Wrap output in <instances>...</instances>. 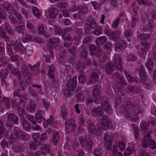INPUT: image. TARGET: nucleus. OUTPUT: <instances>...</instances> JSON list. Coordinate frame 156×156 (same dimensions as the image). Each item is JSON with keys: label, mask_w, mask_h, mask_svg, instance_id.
Masks as SVG:
<instances>
[{"label": "nucleus", "mask_w": 156, "mask_h": 156, "mask_svg": "<svg viewBox=\"0 0 156 156\" xmlns=\"http://www.w3.org/2000/svg\"><path fill=\"white\" fill-rule=\"evenodd\" d=\"M149 124L142 121L140 124V128L143 132L144 138L142 141V146H156V143L154 140L152 139L151 135L153 133L151 129L149 130Z\"/></svg>", "instance_id": "nucleus-1"}, {"label": "nucleus", "mask_w": 156, "mask_h": 156, "mask_svg": "<svg viewBox=\"0 0 156 156\" xmlns=\"http://www.w3.org/2000/svg\"><path fill=\"white\" fill-rule=\"evenodd\" d=\"M101 98L99 89L97 87L93 88L91 97H88L86 99L85 104L88 108L92 107L94 102L96 104H99L101 102Z\"/></svg>", "instance_id": "nucleus-2"}, {"label": "nucleus", "mask_w": 156, "mask_h": 156, "mask_svg": "<svg viewBox=\"0 0 156 156\" xmlns=\"http://www.w3.org/2000/svg\"><path fill=\"white\" fill-rule=\"evenodd\" d=\"M140 102L139 99L134 100L133 102L130 101H127L122 110L123 115L126 117L131 118V114H134V112H133V109L137 107Z\"/></svg>", "instance_id": "nucleus-3"}, {"label": "nucleus", "mask_w": 156, "mask_h": 156, "mask_svg": "<svg viewBox=\"0 0 156 156\" xmlns=\"http://www.w3.org/2000/svg\"><path fill=\"white\" fill-rule=\"evenodd\" d=\"M150 37V35L148 34H144L139 33L137 35V40L139 41H142L141 43V47L140 52L143 54V55L146 54V50L145 48L148 49L150 47V45L148 43V42L146 41Z\"/></svg>", "instance_id": "nucleus-4"}, {"label": "nucleus", "mask_w": 156, "mask_h": 156, "mask_svg": "<svg viewBox=\"0 0 156 156\" xmlns=\"http://www.w3.org/2000/svg\"><path fill=\"white\" fill-rule=\"evenodd\" d=\"M77 84V77L74 76L73 78L69 80L66 85V88L64 92L65 96L66 97L72 94L70 91H73L76 88Z\"/></svg>", "instance_id": "nucleus-5"}, {"label": "nucleus", "mask_w": 156, "mask_h": 156, "mask_svg": "<svg viewBox=\"0 0 156 156\" xmlns=\"http://www.w3.org/2000/svg\"><path fill=\"white\" fill-rule=\"evenodd\" d=\"M19 123V119L18 117L13 113H9L7 114V121L5 124V127L7 129H12L14 124L18 125Z\"/></svg>", "instance_id": "nucleus-6"}, {"label": "nucleus", "mask_w": 156, "mask_h": 156, "mask_svg": "<svg viewBox=\"0 0 156 156\" xmlns=\"http://www.w3.org/2000/svg\"><path fill=\"white\" fill-rule=\"evenodd\" d=\"M85 26V32L87 34L97 27V23L92 16H89L87 19Z\"/></svg>", "instance_id": "nucleus-7"}, {"label": "nucleus", "mask_w": 156, "mask_h": 156, "mask_svg": "<svg viewBox=\"0 0 156 156\" xmlns=\"http://www.w3.org/2000/svg\"><path fill=\"white\" fill-rule=\"evenodd\" d=\"M113 65L115 67L116 69L120 71L123 70L122 65L123 62L122 58L118 54L115 55L113 58Z\"/></svg>", "instance_id": "nucleus-8"}, {"label": "nucleus", "mask_w": 156, "mask_h": 156, "mask_svg": "<svg viewBox=\"0 0 156 156\" xmlns=\"http://www.w3.org/2000/svg\"><path fill=\"white\" fill-rule=\"evenodd\" d=\"M11 44L16 51L21 54H24L26 53V49L20 41L16 40Z\"/></svg>", "instance_id": "nucleus-9"}, {"label": "nucleus", "mask_w": 156, "mask_h": 156, "mask_svg": "<svg viewBox=\"0 0 156 156\" xmlns=\"http://www.w3.org/2000/svg\"><path fill=\"white\" fill-rule=\"evenodd\" d=\"M89 49L91 55L96 56L98 58H99L102 55V51L100 48H96L95 45H90Z\"/></svg>", "instance_id": "nucleus-10"}, {"label": "nucleus", "mask_w": 156, "mask_h": 156, "mask_svg": "<svg viewBox=\"0 0 156 156\" xmlns=\"http://www.w3.org/2000/svg\"><path fill=\"white\" fill-rule=\"evenodd\" d=\"M101 122L98 125V128L101 130L107 129L109 126V121L107 115L103 116L101 119Z\"/></svg>", "instance_id": "nucleus-11"}, {"label": "nucleus", "mask_w": 156, "mask_h": 156, "mask_svg": "<svg viewBox=\"0 0 156 156\" xmlns=\"http://www.w3.org/2000/svg\"><path fill=\"white\" fill-rule=\"evenodd\" d=\"M65 126L67 132L74 131L76 126L75 121L73 119L67 120L65 122Z\"/></svg>", "instance_id": "nucleus-12"}, {"label": "nucleus", "mask_w": 156, "mask_h": 156, "mask_svg": "<svg viewBox=\"0 0 156 156\" xmlns=\"http://www.w3.org/2000/svg\"><path fill=\"white\" fill-rule=\"evenodd\" d=\"M60 39L57 37H52L50 38L48 40V47L51 49L52 48H56L59 45Z\"/></svg>", "instance_id": "nucleus-13"}, {"label": "nucleus", "mask_w": 156, "mask_h": 156, "mask_svg": "<svg viewBox=\"0 0 156 156\" xmlns=\"http://www.w3.org/2000/svg\"><path fill=\"white\" fill-rule=\"evenodd\" d=\"M94 70L95 72H93L91 74L90 78L89 80V83L90 84H92L97 82L99 78V75L98 73H100L99 70L97 68H95L94 69Z\"/></svg>", "instance_id": "nucleus-14"}, {"label": "nucleus", "mask_w": 156, "mask_h": 156, "mask_svg": "<svg viewBox=\"0 0 156 156\" xmlns=\"http://www.w3.org/2000/svg\"><path fill=\"white\" fill-rule=\"evenodd\" d=\"M133 112H134V114H131V119L133 121L135 122L139 119V117H138V113L144 112V110L143 109H141L139 107L137 108L136 107L133 109Z\"/></svg>", "instance_id": "nucleus-15"}, {"label": "nucleus", "mask_w": 156, "mask_h": 156, "mask_svg": "<svg viewBox=\"0 0 156 156\" xmlns=\"http://www.w3.org/2000/svg\"><path fill=\"white\" fill-rule=\"evenodd\" d=\"M89 134L91 136H94L97 135V131L95 128L94 124L91 122L88 123L87 125Z\"/></svg>", "instance_id": "nucleus-16"}, {"label": "nucleus", "mask_w": 156, "mask_h": 156, "mask_svg": "<svg viewBox=\"0 0 156 156\" xmlns=\"http://www.w3.org/2000/svg\"><path fill=\"white\" fill-rule=\"evenodd\" d=\"M139 74L140 79V83H141L142 82L148 79L147 75L146 73L145 68L144 66L142 65L140 66Z\"/></svg>", "instance_id": "nucleus-17"}, {"label": "nucleus", "mask_w": 156, "mask_h": 156, "mask_svg": "<svg viewBox=\"0 0 156 156\" xmlns=\"http://www.w3.org/2000/svg\"><path fill=\"white\" fill-rule=\"evenodd\" d=\"M79 140L81 146H84V145L87 146H92L95 145L94 142L90 139H86L85 141L84 139L82 137H80L79 138Z\"/></svg>", "instance_id": "nucleus-18"}, {"label": "nucleus", "mask_w": 156, "mask_h": 156, "mask_svg": "<svg viewBox=\"0 0 156 156\" xmlns=\"http://www.w3.org/2000/svg\"><path fill=\"white\" fill-rule=\"evenodd\" d=\"M155 25L154 21L153 20H148L147 26L144 25L143 30L145 31H150L151 32L153 31V28Z\"/></svg>", "instance_id": "nucleus-19"}, {"label": "nucleus", "mask_w": 156, "mask_h": 156, "mask_svg": "<svg viewBox=\"0 0 156 156\" xmlns=\"http://www.w3.org/2000/svg\"><path fill=\"white\" fill-rule=\"evenodd\" d=\"M79 51H80V57L81 59H86L88 54V51L87 49L84 45H81L78 49Z\"/></svg>", "instance_id": "nucleus-20"}, {"label": "nucleus", "mask_w": 156, "mask_h": 156, "mask_svg": "<svg viewBox=\"0 0 156 156\" xmlns=\"http://www.w3.org/2000/svg\"><path fill=\"white\" fill-rule=\"evenodd\" d=\"M127 43L124 41H122L120 43L115 44V50L117 52L122 51L126 47Z\"/></svg>", "instance_id": "nucleus-21"}, {"label": "nucleus", "mask_w": 156, "mask_h": 156, "mask_svg": "<svg viewBox=\"0 0 156 156\" xmlns=\"http://www.w3.org/2000/svg\"><path fill=\"white\" fill-rule=\"evenodd\" d=\"M44 112L43 111L38 110L36 113L35 120L39 123H41L43 121L44 122L46 121V119L44 117Z\"/></svg>", "instance_id": "nucleus-22"}, {"label": "nucleus", "mask_w": 156, "mask_h": 156, "mask_svg": "<svg viewBox=\"0 0 156 156\" xmlns=\"http://www.w3.org/2000/svg\"><path fill=\"white\" fill-rule=\"evenodd\" d=\"M92 115L94 116H100L103 115V112L101 108L99 107L98 108H93L91 110Z\"/></svg>", "instance_id": "nucleus-23"}, {"label": "nucleus", "mask_w": 156, "mask_h": 156, "mask_svg": "<svg viewBox=\"0 0 156 156\" xmlns=\"http://www.w3.org/2000/svg\"><path fill=\"white\" fill-rule=\"evenodd\" d=\"M121 34V31L120 29H117L112 32L110 37L114 41H117L120 38Z\"/></svg>", "instance_id": "nucleus-24"}, {"label": "nucleus", "mask_w": 156, "mask_h": 156, "mask_svg": "<svg viewBox=\"0 0 156 156\" xmlns=\"http://www.w3.org/2000/svg\"><path fill=\"white\" fill-rule=\"evenodd\" d=\"M77 10L80 11L82 14L85 15L87 11V8L85 6L79 5L77 7L74 6V8L71 9L70 10L71 12H75Z\"/></svg>", "instance_id": "nucleus-25"}, {"label": "nucleus", "mask_w": 156, "mask_h": 156, "mask_svg": "<svg viewBox=\"0 0 156 156\" xmlns=\"http://www.w3.org/2000/svg\"><path fill=\"white\" fill-rule=\"evenodd\" d=\"M140 87L130 86L127 87L126 91L129 94L133 92L135 93H140L141 89Z\"/></svg>", "instance_id": "nucleus-26"}, {"label": "nucleus", "mask_w": 156, "mask_h": 156, "mask_svg": "<svg viewBox=\"0 0 156 156\" xmlns=\"http://www.w3.org/2000/svg\"><path fill=\"white\" fill-rule=\"evenodd\" d=\"M32 136L34 140L30 143L29 146H35V145L40 146L39 143L40 137L39 134L35 133L33 134Z\"/></svg>", "instance_id": "nucleus-27"}, {"label": "nucleus", "mask_w": 156, "mask_h": 156, "mask_svg": "<svg viewBox=\"0 0 156 156\" xmlns=\"http://www.w3.org/2000/svg\"><path fill=\"white\" fill-rule=\"evenodd\" d=\"M101 109L109 114L112 113V109L110 105L107 101H105L102 102L101 106Z\"/></svg>", "instance_id": "nucleus-28"}, {"label": "nucleus", "mask_w": 156, "mask_h": 156, "mask_svg": "<svg viewBox=\"0 0 156 156\" xmlns=\"http://www.w3.org/2000/svg\"><path fill=\"white\" fill-rule=\"evenodd\" d=\"M59 12V10L57 8L53 7L49 10V14L50 16L52 19H55L57 16Z\"/></svg>", "instance_id": "nucleus-29"}, {"label": "nucleus", "mask_w": 156, "mask_h": 156, "mask_svg": "<svg viewBox=\"0 0 156 156\" xmlns=\"http://www.w3.org/2000/svg\"><path fill=\"white\" fill-rule=\"evenodd\" d=\"M3 7L9 14H11V12L15 9L10 4L7 2H5L2 4Z\"/></svg>", "instance_id": "nucleus-30"}, {"label": "nucleus", "mask_w": 156, "mask_h": 156, "mask_svg": "<svg viewBox=\"0 0 156 156\" xmlns=\"http://www.w3.org/2000/svg\"><path fill=\"white\" fill-rule=\"evenodd\" d=\"M60 138L59 134L57 132H55L53 133L52 137V142L54 146L57 145L58 140Z\"/></svg>", "instance_id": "nucleus-31"}, {"label": "nucleus", "mask_w": 156, "mask_h": 156, "mask_svg": "<svg viewBox=\"0 0 156 156\" xmlns=\"http://www.w3.org/2000/svg\"><path fill=\"white\" fill-rule=\"evenodd\" d=\"M4 27L6 32L9 35H12L14 34V30L9 23H5Z\"/></svg>", "instance_id": "nucleus-32"}, {"label": "nucleus", "mask_w": 156, "mask_h": 156, "mask_svg": "<svg viewBox=\"0 0 156 156\" xmlns=\"http://www.w3.org/2000/svg\"><path fill=\"white\" fill-rule=\"evenodd\" d=\"M21 73L23 74V78H25L26 76L31 75L30 70L26 64H24L22 66L21 70Z\"/></svg>", "instance_id": "nucleus-33"}, {"label": "nucleus", "mask_w": 156, "mask_h": 156, "mask_svg": "<svg viewBox=\"0 0 156 156\" xmlns=\"http://www.w3.org/2000/svg\"><path fill=\"white\" fill-rule=\"evenodd\" d=\"M25 29V25L15 26L14 29L15 32L17 34L23 35L24 34V30Z\"/></svg>", "instance_id": "nucleus-34"}, {"label": "nucleus", "mask_w": 156, "mask_h": 156, "mask_svg": "<svg viewBox=\"0 0 156 156\" xmlns=\"http://www.w3.org/2000/svg\"><path fill=\"white\" fill-rule=\"evenodd\" d=\"M104 138L105 144L106 146H111L112 145V140L111 138L108 135V134H104Z\"/></svg>", "instance_id": "nucleus-35"}, {"label": "nucleus", "mask_w": 156, "mask_h": 156, "mask_svg": "<svg viewBox=\"0 0 156 156\" xmlns=\"http://www.w3.org/2000/svg\"><path fill=\"white\" fill-rule=\"evenodd\" d=\"M115 69L116 68L112 62H109L106 65L105 70L108 74L112 73Z\"/></svg>", "instance_id": "nucleus-36"}, {"label": "nucleus", "mask_w": 156, "mask_h": 156, "mask_svg": "<svg viewBox=\"0 0 156 156\" xmlns=\"http://www.w3.org/2000/svg\"><path fill=\"white\" fill-rule=\"evenodd\" d=\"M140 83L143 86L147 89L151 88L153 86L151 80L148 79Z\"/></svg>", "instance_id": "nucleus-37"}, {"label": "nucleus", "mask_w": 156, "mask_h": 156, "mask_svg": "<svg viewBox=\"0 0 156 156\" xmlns=\"http://www.w3.org/2000/svg\"><path fill=\"white\" fill-rule=\"evenodd\" d=\"M140 83L143 86L147 89L151 88L153 86L151 80L148 79Z\"/></svg>", "instance_id": "nucleus-38"}, {"label": "nucleus", "mask_w": 156, "mask_h": 156, "mask_svg": "<svg viewBox=\"0 0 156 156\" xmlns=\"http://www.w3.org/2000/svg\"><path fill=\"white\" fill-rule=\"evenodd\" d=\"M153 65L154 63L152 61V58H151L149 59L148 61L146 63V66L147 67L150 73H151L153 71Z\"/></svg>", "instance_id": "nucleus-39"}, {"label": "nucleus", "mask_w": 156, "mask_h": 156, "mask_svg": "<svg viewBox=\"0 0 156 156\" xmlns=\"http://www.w3.org/2000/svg\"><path fill=\"white\" fill-rule=\"evenodd\" d=\"M137 59V55L133 53H131L127 57V60L129 62H135Z\"/></svg>", "instance_id": "nucleus-40"}, {"label": "nucleus", "mask_w": 156, "mask_h": 156, "mask_svg": "<svg viewBox=\"0 0 156 156\" xmlns=\"http://www.w3.org/2000/svg\"><path fill=\"white\" fill-rule=\"evenodd\" d=\"M107 40L105 36H101L98 37L96 40V44L99 45L103 44Z\"/></svg>", "instance_id": "nucleus-41"}, {"label": "nucleus", "mask_w": 156, "mask_h": 156, "mask_svg": "<svg viewBox=\"0 0 156 156\" xmlns=\"http://www.w3.org/2000/svg\"><path fill=\"white\" fill-rule=\"evenodd\" d=\"M32 11L34 16L37 18H39L42 14V12L37 7L34 6L32 8Z\"/></svg>", "instance_id": "nucleus-42"}, {"label": "nucleus", "mask_w": 156, "mask_h": 156, "mask_svg": "<svg viewBox=\"0 0 156 156\" xmlns=\"http://www.w3.org/2000/svg\"><path fill=\"white\" fill-rule=\"evenodd\" d=\"M132 128L133 129L135 135V137L136 139H137L138 137V135L140 133V130L137 126L134 124H131Z\"/></svg>", "instance_id": "nucleus-43"}, {"label": "nucleus", "mask_w": 156, "mask_h": 156, "mask_svg": "<svg viewBox=\"0 0 156 156\" xmlns=\"http://www.w3.org/2000/svg\"><path fill=\"white\" fill-rule=\"evenodd\" d=\"M132 20L131 21V26L133 28H134L136 27V25L139 21L140 18L139 16H132L131 17Z\"/></svg>", "instance_id": "nucleus-44"}, {"label": "nucleus", "mask_w": 156, "mask_h": 156, "mask_svg": "<svg viewBox=\"0 0 156 156\" xmlns=\"http://www.w3.org/2000/svg\"><path fill=\"white\" fill-rule=\"evenodd\" d=\"M61 114L63 119H65L68 115V113L67 112L66 106L63 104L61 106Z\"/></svg>", "instance_id": "nucleus-45"}, {"label": "nucleus", "mask_w": 156, "mask_h": 156, "mask_svg": "<svg viewBox=\"0 0 156 156\" xmlns=\"http://www.w3.org/2000/svg\"><path fill=\"white\" fill-rule=\"evenodd\" d=\"M19 137H20V136H18L17 134L13 133H12L9 138V145H11V144L14 142V141L18 139Z\"/></svg>", "instance_id": "nucleus-46"}, {"label": "nucleus", "mask_w": 156, "mask_h": 156, "mask_svg": "<svg viewBox=\"0 0 156 156\" xmlns=\"http://www.w3.org/2000/svg\"><path fill=\"white\" fill-rule=\"evenodd\" d=\"M9 19L10 20V23L13 25L16 26V24H18L19 23H21L22 22L18 23L17 19L12 14L9 15L8 16Z\"/></svg>", "instance_id": "nucleus-47"}, {"label": "nucleus", "mask_w": 156, "mask_h": 156, "mask_svg": "<svg viewBox=\"0 0 156 156\" xmlns=\"http://www.w3.org/2000/svg\"><path fill=\"white\" fill-rule=\"evenodd\" d=\"M12 107L14 108L18 107L20 101L18 98L16 97H13L11 100Z\"/></svg>", "instance_id": "nucleus-48"}, {"label": "nucleus", "mask_w": 156, "mask_h": 156, "mask_svg": "<svg viewBox=\"0 0 156 156\" xmlns=\"http://www.w3.org/2000/svg\"><path fill=\"white\" fill-rule=\"evenodd\" d=\"M30 123L25 119H23L22 123V126L23 129L25 131L28 132L30 129L29 125Z\"/></svg>", "instance_id": "nucleus-49"}, {"label": "nucleus", "mask_w": 156, "mask_h": 156, "mask_svg": "<svg viewBox=\"0 0 156 156\" xmlns=\"http://www.w3.org/2000/svg\"><path fill=\"white\" fill-rule=\"evenodd\" d=\"M13 133L17 134L18 136H20L21 138H22L24 136V134L20 130V129L18 127H15L13 129Z\"/></svg>", "instance_id": "nucleus-50"}, {"label": "nucleus", "mask_w": 156, "mask_h": 156, "mask_svg": "<svg viewBox=\"0 0 156 156\" xmlns=\"http://www.w3.org/2000/svg\"><path fill=\"white\" fill-rule=\"evenodd\" d=\"M36 108V105L34 102L31 101L28 106L27 108V110L29 112L33 113L35 111Z\"/></svg>", "instance_id": "nucleus-51"}, {"label": "nucleus", "mask_w": 156, "mask_h": 156, "mask_svg": "<svg viewBox=\"0 0 156 156\" xmlns=\"http://www.w3.org/2000/svg\"><path fill=\"white\" fill-rule=\"evenodd\" d=\"M10 99L9 98L3 97L2 100V102L4 103L5 108L9 109L10 108Z\"/></svg>", "instance_id": "nucleus-52"}, {"label": "nucleus", "mask_w": 156, "mask_h": 156, "mask_svg": "<svg viewBox=\"0 0 156 156\" xmlns=\"http://www.w3.org/2000/svg\"><path fill=\"white\" fill-rule=\"evenodd\" d=\"M9 71L7 70L3 69L0 73V77L1 79H5L7 77Z\"/></svg>", "instance_id": "nucleus-53"}, {"label": "nucleus", "mask_w": 156, "mask_h": 156, "mask_svg": "<svg viewBox=\"0 0 156 156\" xmlns=\"http://www.w3.org/2000/svg\"><path fill=\"white\" fill-rule=\"evenodd\" d=\"M19 82L18 89L20 91H23L27 88V85L25 83L23 80H20Z\"/></svg>", "instance_id": "nucleus-54"}, {"label": "nucleus", "mask_w": 156, "mask_h": 156, "mask_svg": "<svg viewBox=\"0 0 156 156\" xmlns=\"http://www.w3.org/2000/svg\"><path fill=\"white\" fill-rule=\"evenodd\" d=\"M8 60L5 56H2L0 58V67H4L8 65Z\"/></svg>", "instance_id": "nucleus-55"}, {"label": "nucleus", "mask_w": 156, "mask_h": 156, "mask_svg": "<svg viewBox=\"0 0 156 156\" xmlns=\"http://www.w3.org/2000/svg\"><path fill=\"white\" fill-rule=\"evenodd\" d=\"M34 40L32 36L30 34H27L25 37L22 38V41L24 43L32 42Z\"/></svg>", "instance_id": "nucleus-56"}, {"label": "nucleus", "mask_w": 156, "mask_h": 156, "mask_svg": "<svg viewBox=\"0 0 156 156\" xmlns=\"http://www.w3.org/2000/svg\"><path fill=\"white\" fill-rule=\"evenodd\" d=\"M17 112L18 113L19 116L20 117H22V118L24 119V117L23 116L24 115H25L27 113L25 111L24 109L20 107H18L17 109Z\"/></svg>", "instance_id": "nucleus-57"}, {"label": "nucleus", "mask_w": 156, "mask_h": 156, "mask_svg": "<svg viewBox=\"0 0 156 156\" xmlns=\"http://www.w3.org/2000/svg\"><path fill=\"white\" fill-rule=\"evenodd\" d=\"M17 9H20V12L24 16H25V17L26 19H27L29 17V13L28 12V10L26 9L21 7H18V6L17 7Z\"/></svg>", "instance_id": "nucleus-58"}, {"label": "nucleus", "mask_w": 156, "mask_h": 156, "mask_svg": "<svg viewBox=\"0 0 156 156\" xmlns=\"http://www.w3.org/2000/svg\"><path fill=\"white\" fill-rule=\"evenodd\" d=\"M81 36L80 34H77L75 35L73 39L74 41V44L75 45H78L80 41Z\"/></svg>", "instance_id": "nucleus-59"}, {"label": "nucleus", "mask_w": 156, "mask_h": 156, "mask_svg": "<svg viewBox=\"0 0 156 156\" xmlns=\"http://www.w3.org/2000/svg\"><path fill=\"white\" fill-rule=\"evenodd\" d=\"M13 14L15 15L18 20L19 21L22 20L23 16L20 13L18 12L15 9L11 12V14Z\"/></svg>", "instance_id": "nucleus-60"}, {"label": "nucleus", "mask_w": 156, "mask_h": 156, "mask_svg": "<svg viewBox=\"0 0 156 156\" xmlns=\"http://www.w3.org/2000/svg\"><path fill=\"white\" fill-rule=\"evenodd\" d=\"M12 74H13L16 76L18 81L22 80V75L21 72L17 69L13 72Z\"/></svg>", "instance_id": "nucleus-61"}, {"label": "nucleus", "mask_w": 156, "mask_h": 156, "mask_svg": "<svg viewBox=\"0 0 156 156\" xmlns=\"http://www.w3.org/2000/svg\"><path fill=\"white\" fill-rule=\"evenodd\" d=\"M76 69L78 71L80 72L85 69V68L83 63L79 62H78L77 63Z\"/></svg>", "instance_id": "nucleus-62"}, {"label": "nucleus", "mask_w": 156, "mask_h": 156, "mask_svg": "<svg viewBox=\"0 0 156 156\" xmlns=\"http://www.w3.org/2000/svg\"><path fill=\"white\" fill-rule=\"evenodd\" d=\"M53 30L55 34L60 35L62 32L61 28L60 27L56 25L54 26Z\"/></svg>", "instance_id": "nucleus-63"}, {"label": "nucleus", "mask_w": 156, "mask_h": 156, "mask_svg": "<svg viewBox=\"0 0 156 156\" xmlns=\"http://www.w3.org/2000/svg\"><path fill=\"white\" fill-rule=\"evenodd\" d=\"M6 50L9 55L10 57L13 56V52L11 45L8 43H7L6 44Z\"/></svg>", "instance_id": "nucleus-64"}]
</instances>
